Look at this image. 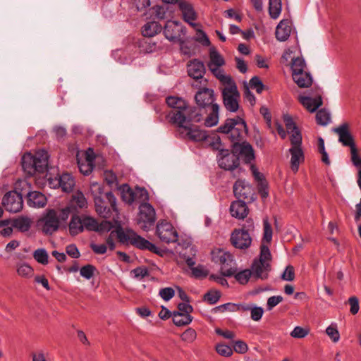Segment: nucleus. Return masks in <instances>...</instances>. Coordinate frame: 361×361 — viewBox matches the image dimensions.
Returning a JSON list of instances; mask_svg holds the SVG:
<instances>
[{
    "mask_svg": "<svg viewBox=\"0 0 361 361\" xmlns=\"http://www.w3.org/2000/svg\"><path fill=\"white\" fill-rule=\"evenodd\" d=\"M166 102L172 108L166 117L171 123L178 127H187L185 123H199L202 119L197 106H188L186 102L180 97L170 96Z\"/></svg>",
    "mask_w": 361,
    "mask_h": 361,
    "instance_id": "f257e3e1",
    "label": "nucleus"
},
{
    "mask_svg": "<svg viewBox=\"0 0 361 361\" xmlns=\"http://www.w3.org/2000/svg\"><path fill=\"white\" fill-rule=\"evenodd\" d=\"M116 222L118 223V224L115 230L111 231L109 235L106 239V243L109 250H114L116 247L114 240V238L116 235L118 241L122 244H130L140 250H149L157 254L159 253V249L154 244L137 235L132 229H124L118 221H116Z\"/></svg>",
    "mask_w": 361,
    "mask_h": 361,
    "instance_id": "f03ea898",
    "label": "nucleus"
},
{
    "mask_svg": "<svg viewBox=\"0 0 361 361\" xmlns=\"http://www.w3.org/2000/svg\"><path fill=\"white\" fill-rule=\"evenodd\" d=\"M197 109L202 114L201 111L204 110L208 116L204 120V124L207 127L216 126L219 118V106L215 102V94L213 90L202 88L200 90L195 96Z\"/></svg>",
    "mask_w": 361,
    "mask_h": 361,
    "instance_id": "7ed1b4c3",
    "label": "nucleus"
},
{
    "mask_svg": "<svg viewBox=\"0 0 361 361\" xmlns=\"http://www.w3.org/2000/svg\"><path fill=\"white\" fill-rule=\"evenodd\" d=\"M71 212V207L59 209H46L39 221L42 232L46 235H52L59 230L61 224L66 222Z\"/></svg>",
    "mask_w": 361,
    "mask_h": 361,
    "instance_id": "20e7f679",
    "label": "nucleus"
},
{
    "mask_svg": "<svg viewBox=\"0 0 361 361\" xmlns=\"http://www.w3.org/2000/svg\"><path fill=\"white\" fill-rule=\"evenodd\" d=\"M217 131L225 134L232 143V147L244 141L247 133L245 121L240 116L227 118Z\"/></svg>",
    "mask_w": 361,
    "mask_h": 361,
    "instance_id": "39448f33",
    "label": "nucleus"
},
{
    "mask_svg": "<svg viewBox=\"0 0 361 361\" xmlns=\"http://www.w3.org/2000/svg\"><path fill=\"white\" fill-rule=\"evenodd\" d=\"M94 187H97L100 195H95L94 197L95 210L99 216L104 219H109L113 216L114 212L116 218H118V211L116 207V198L112 192L109 191L104 193V197L102 196V192L101 187L97 184H93Z\"/></svg>",
    "mask_w": 361,
    "mask_h": 361,
    "instance_id": "423d86ee",
    "label": "nucleus"
},
{
    "mask_svg": "<svg viewBox=\"0 0 361 361\" xmlns=\"http://www.w3.org/2000/svg\"><path fill=\"white\" fill-rule=\"evenodd\" d=\"M183 20L201 34V37L197 40L204 46H209L210 41L204 32L200 29V25L195 23L197 19V13L192 4L188 1L180 0L178 3Z\"/></svg>",
    "mask_w": 361,
    "mask_h": 361,
    "instance_id": "0eeeda50",
    "label": "nucleus"
},
{
    "mask_svg": "<svg viewBox=\"0 0 361 361\" xmlns=\"http://www.w3.org/2000/svg\"><path fill=\"white\" fill-rule=\"evenodd\" d=\"M271 255L268 245L262 244L259 257L255 259L251 266V271L254 277L262 280L267 279L268 274L271 270Z\"/></svg>",
    "mask_w": 361,
    "mask_h": 361,
    "instance_id": "6e6552de",
    "label": "nucleus"
},
{
    "mask_svg": "<svg viewBox=\"0 0 361 361\" xmlns=\"http://www.w3.org/2000/svg\"><path fill=\"white\" fill-rule=\"evenodd\" d=\"M223 103L230 112H236L239 109L240 93L235 82L226 85L221 91Z\"/></svg>",
    "mask_w": 361,
    "mask_h": 361,
    "instance_id": "1a4fd4ad",
    "label": "nucleus"
},
{
    "mask_svg": "<svg viewBox=\"0 0 361 361\" xmlns=\"http://www.w3.org/2000/svg\"><path fill=\"white\" fill-rule=\"evenodd\" d=\"M154 208L148 202H143L139 206L137 224L144 231L149 230L156 221Z\"/></svg>",
    "mask_w": 361,
    "mask_h": 361,
    "instance_id": "9d476101",
    "label": "nucleus"
},
{
    "mask_svg": "<svg viewBox=\"0 0 361 361\" xmlns=\"http://www.w3.org/2000/svg\"><path fill=\"white\" fill-rule=\"evenodd\" d=\"M156 234L159 240L166 244L178 241V233L173 226L167 221H160L157 224Z\"/></svg>",
    "mask_w": 361,
    "mask_h": 361,
    "instance_id": "9b49d317",
    "label": "nucleus"
},
{
    "mask_svg": "<svg viewBox=\"0 0 361 361\" xmlns=\"http://www.w3.org/2000/svg\"><path fill=\"white\" fill-rule=\"evenodd\" d=\"M185 27L178 21L168 20L164 26V36L171 42L183 43L182 36L185 35Z\"/></svg>",
    "mask_w": 361,
    "mask_h": 361,
    "instance_id": "f8f14e48",
    "label": "nucleus"
},
{
    "mask_svg": "<svg viewBox=\"0 0 361 361\" xmlns=\"http://www.w3.org/2000/svg\"><path fill=\"white\" fill-rule=\"evenodd\" d=\"M239 159L234 151L230 152L228 149H221L217 154L219 166L228 171H232L239 166Z\"/></svg>",
    "mask_w": 361,
    "mask_h": 361,
    "instance_id": "ddd939ff",
    "label": "nucleus"
},
{
    "mask_svg": "<svg viewBox=\"0 0 361 361\" xmlns=\"http://www.w3.org/2000/svg\"><path fill=\"white\" fill-rule=\"evenodd\" d=\"M2 204L9 212H19L23 206L22 195L16 191H9L3 197Z\"/></svg>",
    "mask_w": 361,
    "mask_h": 361,
    "instance_id": "4468645a",
    "label": "nucleus"
},
{
    "mask_svg": "<svg viewBox=\"0 0 361 361\" xmlns=\"http://www.w3.org/2000/svg\"><path fill=\"white\" fill-rule=\"evenodd\" d=\"M230 240L235 248L243 250L250 246L252 238L250 233L244 228L235 229L231 233Z\"/></svg>",
    "mask_w": 361,
    "mask_h": 361,
    "instance_id": "2eb2a0df",
    "label": "nucleus"
},
{
    "mask_svg": "<svg viewBox=\"0 0 361 361\" xmlns=\"http://www.w3.org/2000/svg\"><path fill=\"white\" fill-rule=\"evenodd\" d=\"M233 192L238 200L250 202L254 200V192L252 186L245 180L238 179L234 183Z\"/></svg>",
    "mask_w": 361,
    "mask_h": 361,
    "instance_id": "dca6fc26",
    "label": "nucleus"
},
{
    "mask_svg": "<svg viewBox=\"0 0 361 361\" xmlns=\"http://www.w3.org/2000/svg\"><path fill=\"white\" fill-rule=\"evenodd\" d=\"M333 131L338 136V142L344 147H349L350 149L353 147H356L353 136L349 130V125L343 123L333 129Z\"/></svg>",
    "mask_w": 361,
    "mask_h": 361,
    "instance_id": "f3484780",
    "label": "nucleus"
},
{
    "mask_svg": "<svg viewBox=\"0 0 361 361\" xmlns=\"http://www.w3.org/2000/svg\"><path fill=\"white\" fill-rule=\"evenodd\" d=\"M235 154H238L243 161L247 163H251L255 159V153L252 145L246 142L243 141L232 147Z\"/></svg>",
    "mask_w": 361,
    "mask_h": 361,
    "instance_id": "a211bd4d",
    "label": "nucleus"
},
{
    "mask_svg": "<svg viewBox=\"0 0 361 361\" xmlns=\"http://www.w3.org/2000/svg\"><path fill=\"white\" fill-rule=\"evenodd\" d=\"M139 195L141 200L147 201L149 200L148 192L144 188H135V191L131 188H128L123 194V199L125 202L128 204H132L133 202L137 200V195Z\"/></svg>",
    "mask_w": 361,
    "mask_h": 361,
    "instance_id": "6ab92c4d",
    "label": "nucleus"
},
{
    "mask_svg": "<svg viewBox=\"0 0 361 361\" xmlns=\"http://www.w3.org/2000/svg\"><path fill=\"white\" fill-rule=\"evenodd\" d=\"M192 123H189L188 124L185 123V125L187 127H178L180 128V130L183 129L186 130V136L192 141L195 142H201L206 140L208 138V135L206 133V131L200 130L197 128H192L190 127Z\"/></svg>",
    "mask_w": 361,
    "mask_h": 361,
    "instance_id": "aec40b11",
    "label": "nucleus"
},
{
    "mask_svg": "<svg viewBox=\"0 0 361 361\" xmlns=\"http://www.w3.org/2000/svg\"><path fill=\"white\" fill-rule=\"evenodd\" d=\"M246 202L242 200L234 201L230 207V212L232 216L239 219L245 218L248 214V208Z\"/></svg>",
    "mask_w": 361,
    "mask_h": 361,
    "instance_id": "412c9836",
    "label": "nucleus"
},
{
    "mask_svg": "<svg viewBox=\"0 0 361 361\" xmlns=\"http://www.w3.org/2000/svg\"><path fill=\"white\" fill-rule=\"evenodd\" d=\"M188 75L191 78L198 80L203 78L205 73V67L203 62L194 59L188 65Z\"/></svg>",
    "mask_w": 361,
    "mask_h": 361,
    "instance_id": "4be33fe9",
    "label": "nucleus"
},
{
    "mask_svg": "<svg viewBox=\"0 0 361 361\" xmlns=\"http://www.w3.org/2000/svg\"><path fill=\"white\" fill-rule=\"evenodd\" d=\"M299 101L310 112H314L322 105V99L320 95L314 98L309 96H300Z\"/></svg>",
    "mask_w": 361,
    "mask_h": 361,
    "instance_id": "5701e85b",
    "label": "nucleus"
},
{
    "mask_svg": "<svg viewBox=\"0 0 361 361\" xmlns=\"http://www.w3.org/2000/svg\"><path fill=\"white\" fill-rule=\"evenodd\" d=\"M33 157L35 158L37 173L46 172L48 166V152L45 150H40L36 152Z\"/></svg>",
    "mask_w": 361,
    "mask_h": 361,
    "instance_id": "b1692460",
    "label": "nucleus"
},
{
    "mask_svg": "<svg viewBox=\"0 0 361 361\" xmlns=\"http://www.w3.org/2000/svg\"><path fill=\"white\" fill-rule=\"evenodd\" d=\"M289 152L291 154V170L296 173L298 171L300 163L304 161L303 151L301 147H294L289 149Z\"/></svg>",
    "mask_w": 361,
    "mask_h": 361,
    "instance_id": "393cba45",
    "label": "nucleus"
},
{
    "mask_svg": "<svg viewBox=\"0 0 361 361\" xmlns=\"http://www.w3.org/2000/svg\"><path fill=\"white\" fill-rule=\"evenodd\" d=\"M27 195V204L30 207L41 208L47 204V197L40 192H29Z\"/></svg>",
    "mask_w": 361,
    "mask_h": 361,
    "instance_id": "a878e982",
    "label": "nucleus"
},
{
    "mask_svg": "<svg viewBox=\"0 0 361 361\" xmlns=\"http://www.w3.org/2000/svg\"><path fill=\"white\" fill-rule=\"evenodd\" d=\"M291 27L287 20H282L276 28V38L280 42L287 40L290 35Z\"/></svg>",
    "mask_w": 361,
    "mask_h": 361,
    "instance_id": "bb28decb",
    "label": "nucleus"
},
{
    "mask_svg": "<svg viewBox=\"0 0 361 361\" xmlns=\"http://www.w3.org/2000/svg\"><path fill=\"white\" fill-rule=\"evenodd\" d=\"M22 167L28 176H33L37 173L35 167V158L30 153L25 154L22 157Z\"/></svg>",
    "mask_w": 361,
    "mask_h": 361,
    "instance_id": "cd10ccee",
    "label": "nucleus"
},
{
    "mask_svg": "<svg viewBox=\"0 0 361 361\" xmlns=\"http://www.w3.org/2000/svg\"><path fill=\"white\" fill-rule=\"evenodd\" d=\"M162 30L161 25L155 21H150L145 24L142 28L143 36L152 37L160 32Z\"/></svg>",
    "mask_w": 361,
    "mask_h": 361,
    "instance_id": "c85d7f7f",
    "label": "nucleus"
},
{
    "mask_svg": "<svg viewBox=\"0 0 361 361\" xmlns=\"http://www.w3.org/2000/svg\"><path fill=\"white\" fill-rule=\"evenodd\" d=\"M229 261L226 260L220 267V271L223 276L231 277L235 274L237 264L232 255L229 257Z\"/></svg>",
    "mask_w": 361,
    "mask_h": 361,
    "instance_id": "c756f323",
    "label": "nucleus"
},
{
    "mask_svg": "<svg viewBox=\"0 0 361 361\" xmlns=\"http://www.w3.org/2000/svg\"><path fill=\"white\" fill-rule=\"evenodd\" d=\"M59 185L63 191L69 192L73 190L75 186V180L71 174L63 173L59 177Z\"/></svg>",
    "mask_w": 361,
    "mask_h": 361,
    "instance_id": "7c9ffc66",
    "label": "nucleus"
},
{
    "mask_svg": "<svg viewBox=\"0 0 361 361\" xmlns=\"http://www.w3.org/2000/svg\"><path fill=\"white\" fill-rule=\"evenodd\" d=\"M293 79L300 87H308L312 83L311 75L306 71L299 74H293Z\"/></svg>",
    "mask_w": 361,
    "mask_h": 361,
    "instance_id": "2f4dec72",
    "label": "nucleus"
},
{
    "mask_svg": "<svg viewBox=\"0 0 361 361\" xmlns=\"http://www.w3.org/2000/svg\"><path fill=\"white\" fill-rule=\"evenodd\" d=\"M11 226L20 232L29 231L31 226V220L25 216H20L11 220Z\"/></svg>",
    "mask_w": 361,
    "mask_h": 361,
    "instance_id": "473e14b6",
    "label": "nucleus"
},
{
    "mask_svg": "<svg viewBox=\"0 0 361 361\" xmlns=\"http://www.w3.org/2000/svg\"><path fill=\"white\" fill-rule=\"evenodd\" d=\"M212 259L215 264H218L220 266L225 263L226 260H230L229 257L231 254L222 249H216L212 251Z\"/></svg>",
    "mask_w": 361,
    "mask_h": 361,
    "instance_id": "72a5a7b5",
    "label": "nucleus"
},
{
    "mask_svg": "<svg viewBox=\"0 0 361 361\" xmlns=\"http://www.w3.org/2000/svg\"><path fill=\"white\" fill-rule=\"evenodd\" d=\"M70 234L75 236L82 232V216L73 215L69 224Z\"/></svg>",
    "mask_w": 361,
    "mask_h": 361,
    "instance_id": "f704fd0d",
    "label": "nucleus"
},
{
    "mask_svg": "<svg viewBox=\"0 0 361 361\" xmlns=\"http://www.w3.org/2000/svg\"><path fill=\"white\" fill-rule=\"evenodd\" d=\"M209 57L210 61L208 63L209 69L214 67H221L225 63L224 58L214 47L210 49Z\"/></svg>",
    "mask_w": 361,
    "mask_h": 361,
    "instance_id": "c9c22d12",
    "label": "nucleus"
},
{
    "mask_svg": "<svg viewBox=\"0 0 361 361\" xmlns=\"http://www.w3.org/2000/svg\"><path fill=\"white\" fill-rule=\"evenodd\" d=\"M172 319L176 326H182L190 324L192 320V317L188 314L180 313V312H173L172 313Z\"/></svg>",
    "mask_w": 361,
    "mask_h": 361,
    "instance_id": "e433bc0d",
    "label": "nucleus"
},
{
    "mask_svg": "<svg viewBox=\"0 0 361 361\" xmlns=\"http://www.w3.org/2000/svg\"><path fill=\"white\" fill-rule=\"evenodd\" d=\"M242 310L244 311H250L251 319L255 322L259 321L264 314L262 307L253 306L252 305H242Z\"/></svg>",
    "mask_w": 361,
    "mask_h": 361,
    "instance_id": "4c0bfd02",
    "label": "nucleus"
},
{
    "mask_svg": "<svg viewBox=\"0 0 361 361\" xmlns=\"http://www.w3.org/2000/svg\"><path fill=\"white\" fill-rule=\"evenodd\" d=\"M281 9V0H269V13L271 18L276 19L280 16Z\"/></svg>",
    "mask_w": 361,
    "mask_h": 361,
    "instance_id": "58836bf2",
    "label": "nucleus"
},
{
    "mask_svg": "<svg viewBox=\"0 0 361 361\" xmlns=\"http://www.w3.org/2000/svg\"><path fill=\"white\" fill-rule=\"evenodd\" d=\"M252 276V271L250 269H246L244 270L238 271V268L235 269V274L232 276L235 279L242 285L247 283Z\"/></svg>",
    "mask_w": 361,
    "mask_h": 361,
    "instance_id": "ea45409f",
    "label": "nucleus"
},
{
    "mask_svg": "<svg viewBox=\"0 0 361 361\" xmlns=\"http://www.w3.org/2000/svg\"><path fill=\"white\" fill-rule=\"evenodd\" d=\"M316 121L318 125L325 126L331 121V114L326 109H319L316 114Z\"/></svg>",
    "mask_w": 361,
    "mask_h": 361,
    "instance_id": "a19ab883",
    "label": "nucleus"
},
{
    "mask_svg": "<svg viewBox=\"0 0 361 361\" xmlns=\"http://www.w3.org/2000/svg\"><path fill=\"white\" fill-rule=\"evenodd\" d=\"M71 203L73 206L81 209L85 207L87 204L85 195L80 191H78L73 195Z\"/></svg>",
    "mask_w": 361,
    "mask_h": 361,
    "instance_id": "79ce46f5",
    "label": "nucleus"
},
{
    "mask_svg": "<svg viewBox=\"0 0 361 361\" xmlns=\"http://www.w3.org/2000/svg\"><path fill=\"white\" fill-rule=\"evenodd\" d=\"M98 228L97 221L89 216H82V231L86 229L89 231H96Z\"/></svg>",
    "mask_w": 361,
    "mask_h": 361,
    "instance_id": "37998d69",
    "label": "nucleus"
},
{
    "mask_svg": "<svg viewBox=\"0 0 361 361\" xmlns=\"http://www.w3.org/2000/svg\"><path fill=\"white\" fill-rule=\"evenodd\" d=\"M263 243L265 242L269 244L272 240L273 231L268 218L267 217L263 219Z\"/></svg>",
    "mask_w": 361,
    "mask_h": 361,
    "instance_id": "c03bdc74",
    "label": "nucleus"
},
{
    "mask_svg": "<svg viewBox=\"0 0 361 361\" xmlns=\"http://www.w3.org/2000/svg\"><path fill=\"white\" fill-rule=\"evenodd\" d=\"M209 70L222 83L225 85V86L234 82L232 78L229 75H224L223 71L221 70L219 67H214L209 68Z\"/></svg>",
    "mask_w": 361,
    "mask_h": 361,
    "instance_id": "a18cd8bd",
    "label": "nucleus"
},
{
    "mask_svg": "<svg viewBox=\"0 0 361 361\" xmlns=\"http://www.w3.org/2000/svg\"><path fill=\"white\" fill-rule=\"evenodd\" d=\"M305 67V61L302 58L293 59L291 63L292 75L305 72L304 71Z\"/></svg>",
    "mask_w": 361,
    "mask_h": 361,
    "instance_id": "49530a36",
    "label": "nucleus"
},
{
    "mask_svg": "<svg viewBox=\"0 0 361 361\" xmlns=\"http://www.w3.org/2000/svg\"><path fill=\"white\" fill-rule=\"evenodd\" d=\"M33 257L38 263H40L44 265L47 264L49 262L48 253L44 248H39L33 252Z\"/></svg>",
    "mask_w": 361,
    "mask_h": 361,
    "instance_id": "de8ad7c7",
    "label": "nucleus"
},
{
    "mask_svg": "<svg viewBox=\"0 0 361 361\" xmlns=\"http://www.w3.org/2000/svg\"><path fill=\"white\" fill-rule=\"evenodd\" d=\"M326 334L334 343H337L340 339V334L336 324H331L326 329Z\"/></svg>",
    "mask_w": 361,
    "mask_h": 361,
    "instance_id": "09e8293b",
    "label": "nucleus"
},
{
    "mask_svg": "<svg viewBox=\"0 0 361 361\" xmlns=\"http://www.w3.org/2000/svg\"><path fill=\"white\" fill-rule=\"evenodd\" d=\"M97 269L92 264H87L80 268V274L83 278L89 280L93 277Z\"/></svg>",
    "mask_w": 361,
    "mask_h": 361,
    "instance_id": "8fccbe9b",
    "label": "nucleus"
},
{
    "mask_svg": "<svg viewBox=\"0 0 361 361\" xmlns=\"http://www.w3.org/2000/svg\"><path fill=\"white\" fill-rule=\"evenodd\" d=\"M215 350L219 355L223 357H230L233 355V349L231 347L224 343L217 344L215 347Z\"/></svg>",
    "mask_w": 361,
    "mask_h": 361,
    "instance_id": "3c124183",
    "label": "nucleus"
},
{
    "mask_svg": "<svg viewBox=\"0 0 361 361\" xmlns=\"http://www.w3.org/2000/svg\"><path fill=\"white\" fill-rule=\"evenodd\" d=\"M239 310L237 305L231 302L225 303L213 309L214 312H235Z\"/></svg>",
    "mask_w": 361,
    "mask_h": 361,
    "instance_id": "603ef678",
    "label": "nucleus"
},
{
    "mask_svg": "<svg viewBox=\"0 0 361 361\" xmlns=\"http://www.w3.org/2000/svg\"><path fill=\"white\" fill-rule=\"evenodd\" d=\"M17 273L20 276L29 277L32 275L33 269L27 264L23 263L18 266Z\"/></svg>",
    "mask_w": 361,
    "mask_h": 361,
    "instance_id": "864d4df0",
    "label": "nucleus"
},
{
    "mask_svg": "<svg viewBox=\"0 0 361 361\" xmlns=\"http://www.w3.org/2000/svg\"><path fill=\"white\" fill-rule=\"evenodd\" d=\"M221 298L219 291H208L204 295V300L210 305L216 304Z\"/></svg>",
    "mask_w": 361,
    "mask_h": 361,
    "instance_id": "5fc2aeb1",
    "label": "nucleus"
},
{
    "mask_svg": "<svg viewBox=\"0 0 361 361\" xmlns=\"http://www.w3.org/2000/svg\"><path fill=\"white\" fill-rule=\"evenodd\" d=\"M180 337L183 341L191 343L196 339L197 333L193 329L188 328L181 334Z\"/></svg>",
    "mask_w": 361,
    "mask_h": 361,
    "instance_id": "6e6d98bb",
    "label": "nucleus"
},
{
    "mask_svg": "<svg viewBox=\"0 0 361 361\" xmlns=\"http://www.w3.org/2000/svg\"><path fill=\"white\" fill-rule=\"evenodd\" d=\"M288 133L290 134V143L292 145L291 147H301L302 135H301L300 130H297L295 131H293L292 133Z\"/></svg>",
    "mask_w": 361,
    "mask_h": 361,
    "instance_id": "4d7b16f0",
    "label": "nucleus"
},
{
    "mask_svg": "<svg viewBox=\"0 0 361 361\" xmlns=\"http://www.w3.org/2000/svg\"><path fill=\"white\" fill-rule=\"evenodd\" d=\"M250 86L252 89L256 90V92L260 94L264 88V85L260 78L257 76H253L250 80Z\"/></svg>",
    "mask_w": 361,
    "mask_h": 361,
    "instance_id": "13d9d810",
    "label": "nucleus"
},
{
    "mask_svg": "<svg viewBox=\"0 0 361 361\" xmlns=\"http://www.w3.org/2000/svg\"><path fill=\"white\" fill-rule=\"evenodd\" d=\"M78 167L80 171L85 176L89 175L93 170V164L92 160L89 158L87 159V163H80L78 161Z\"/></svg>",
    "mask_w": 361,
    "mask_h": 361,
    "instance_id": "bf43d9fd",
    "label": "nucleus"
},
{
    "mask_svg": "<svg viewBox=\"0 0 361 361\" xmlns=\"http://www.w3.org/2000/svg\"><path fill=\"white\" fill-rule=\"evenodd\" d=\"M308 333L309 330L307 329L298 326L290 332V336L295 338H305Z\"/></svg>",
    "mask_w": 361,
    "mask_h": 361,
    "instance_id": "052dcab7",
    "label": "nucleus"
},
{
    "mask_svg": "<svg viewBox=\"0 0 361 361\" xmlns=\"http://www.w3.org/2000/svg\"><path fill=\"white\" fill-rule=\"evenodd\" d=\"M192 275L196 279L204 278L208 275V271L204 269V266L198 265L191 269Z\"/></svg>",
    "mask_w": 361,
    "mask_h": 361,
    "instance_id": "680f3d73",
    "label": "nucleus"
},
{
    "mask_svg": "<svg viewBox=\"0 0 361 361\" xmlns=\"http://www.w3.org/2000/svg\"><path fill=\"white\" fill-rule=\"evenodd\" d=\"M159 294L164 300L169 301L173 298L175 291L172 288L167 287L160 289Z\"/></svg>",
    "mask_w": 361,
    "mask_h": 361,
    "instance_id": "e2e57ef3",
    "label": "nucleus"
},
{
    "mask_svg": "<svg viewBox=\"0 0 361 361\" xmlns=\"http://www.w3.org/2000/svg\"><path fill=\"white\" fill-rule=\"evenodd\" d=\"M281 279L287 281H293L295 279L294 267L291 265L287 266L281 275Z\"/></svg>",
    "mask_w": 361,
    "mask_h": 361,
    "instance_id": "0e129e2a",
    "label": "nucleus"
},
{
    "mask_svg": "<svg viewBox=\"0 0 361 361\" xmlns=\"http://www.w3.org/2000/svg\"><path fill=\"white\" fill-rule=\"evenodd\" d=\"M233 347L235 352L240 354H244L248 350V346L247 343L240 340L235 341L233 343Z\"/></svg>",
    "mask_w": 361,
    "mask_h": 361,
    "instance_id": "69168bd1",
    "label": "nucleus"
},
{
    "mask_svg": "<svg viewBox=\"0 0 361 361\" xmlns=\"http://www.w3.org/2000/svg\"><path fill=\"white\" fill-rule=\"evenodd\" d=\"M350 154L353 164L359 168V169H361V157L358 155V151L356 147H353V148L350 149Z\"/></svg>",
    "mask_w": 361,
    "mask_h": 361,
    "instance_id": "338daca9",
    "label": "nucleus"
},
{
    "mask_svg": "<svg viewBox=\"0 0 361 361\" xmlns=\"http://www.w3.org/2000/svg\"><path fill=\"white\" fill-rule=\"evenodd\" d=\"M136 279H142L149 275V271L145 267H138L131 271Z\"/></svg>",
    "mask_w": 361,
    "mask_h": 361,
    "instance_id": "774afa93",
    "label": "nucleus"
}]
</instances>
